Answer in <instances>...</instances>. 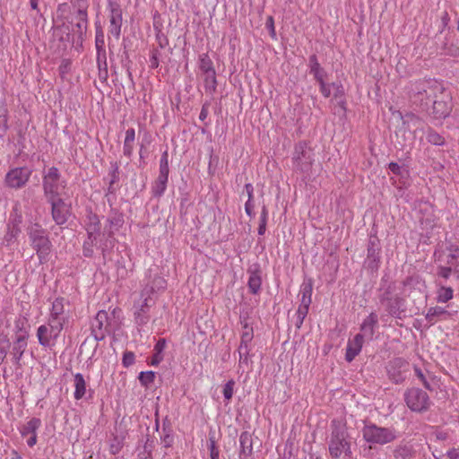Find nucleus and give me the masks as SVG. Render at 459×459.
Instances as JSON below:
<instances>
[{
    "label": "nucleus",
    "instance_id": "19",
    "mask_svg": "<svg viewBox=\"0 0 459 459\" xmlns=\"http://www.w3.org/2000/svg\"><path fill=\"white\" fill-rule=\"evenodd\" d=\"M240 443V459H249L253 452L252 436L247 431L242 432L239 437Z\"/></svg>",
    "mask_w": 459,
    "mask_h": 459
},
{
    "label": "nucleus",
    "instance_id": "59",
    "mask_svg": "<svg viewBox=\"0 0 459 459\" xmlns=\"http://www.w3.org/2000/svg\"><path fill=\"white\" fill-rule=\"evenodd\" d=\"M98 241H94L93 244H91V240H87L84 242L83 245V254L85 256H91L93 253V250L91 249L92 246H97Z\"/></svg>",
    "mask_w": 459,
    "mask_h": 459
},
{
    "label": "nucleus",
    "instance_id": "55",
    "mask_svg": "<svg viewBox=\"0 0 459 459\" xmlns=\"http://www.w3.org/2000/svg\"><path fill=\"white\" fill-rule=\"evenodd\" d=\"M309 306H310L309 303L300 302V305L297 310V316L298 317H306L308 313Z\"/></svg>",
    "mask_w": 459,
    "mask_h": 459
},
{
    "label": "nucleus",
    "instance_id": "23",
    "mask_svg": "<svg viewBox=\"0 0 459 459\" xmlns=\"http://www.w3.org/2000/svg\"><path fill=\"white\" fill-rule=\"evenodd\" d=\"M107 221L108 223V229H107V227H106L105 231L102 234L103 237H105V235L107 234L106 241H108V238H112V236L114 234L113 228H115V230H117L122 224V221L119 218H116V217L108 219ZM99 248L101 249V252L103 253V255H105V251L108 248L107 242L102 243V240H100Z\"/></svg>",
    "mask_w": 459,
    "mask_h": 459
},
{
    "label": "nucleus",
    "instance_id": "36",
    "mask_svg": "<svg viewBox=\"0 0 459 459\" xmlns=\"http://www.w3.org/2000/svg\"><path fill=\"white\" fill-rule=\"evenodd\" d=\"M454 290L451 287L441 286L437 290V300L440 303H446L453 299Z\"/></svg>",
    "mask_w": 459,
    "mask_h": 459
},
{
    "label": "nucleus",
    "instance_id": "52",
    "mask_svg": "<svg viewBox=\"0 0 459 459\" xmlns=\"http://www.w3.org/2000/svg\"><path fill=\"white\" fill-rule=\"evenodd\" d=\"M320 86V92L325 98H328L331 95V87L332 84L326 83L325 80H322L317 82Z\"/></svg>",
    "mask_w": 459,
    "mask_h": 459
},
{
    "label": "nucleus",
    "instance_id": "49",
    "mask_svg": "<svg viewBox=\"0 0 459 459\" xmlns=\"http://www.w3.org/2000/svg\"><path fill=\"white\" fill-rule=\"evenodd\" d=\"M449 255H447V264H453L454 261L459 256V248L456 246L450 245L448 247Z\"/></svg>",
    "mask_w": 459,
    "mask_h": 459
},
{
    "label": "nucleus",
    "instance_id": "45",
    "mask_svg": "<svg viewBox=\"0 0 459 459\" xmlns=\"http://www.w3.org/2000/svg\"><path fill=\"white\" fill-rule=\"evenodd\" d=\"M208 449L210 451L211 459H219L220 451L218 446H216L214 436L209 437Z\"/></svg>",
    "mask_w": 459,
    "mask_h": 459
},
{
    "label": "nucleus",
    "instance_id": "47",
    "mask_svg": "<svg viewBox=\"0 0 459 459\" xmlns=\"http://www.w3.org/2000/svg\"><path fill=\"white\" fill-rule=\"evenodd\" d=\"M155 374L152 371L141 372L139 375V381L143 385L147 386L154 381Z\"/></svg>",
    "mask_w": 459,
    "mask_h": 459
},
{
    "label": "nucleus",
    "instance_id": "32",
    "mask_svg": "<svg viewBox=\"0 0 459 459\" xmlns=\"http://www.w3.org/2000/svg\"><path fill=\"white\" fill-rule=\"evenodd\" d=\"M67 321L68 319L65 317L49 316L46 325L53 328L56 333L61 334V332L64 329V325L67 323Z\"/></svg>",
    "mask_w": 459,
    "mask_h": 459
},
{
    "label": "nucleus",
    "instance_id": "50",
    "mask_svg": "<svg viewBox=\"0 0 459 459\" xmlns=\"http://www.w3.org/2000/svg\"><path fill=\"white\" fill-rule=\"evenodd\" d=\"M449 255H447V264H453L454 261L459 256V248L456 246L450 245L448 247Z\"/></svg>",
    "mask_w": 459,
    "mask_h": 459
},
{
    "label": "nucleus",
    "instance_id": "21",
    "mask_svg": "<svg viewBox=\"0 0 459 459\" xmlns=\"http://www.w3.org/2000/svg\"><path fill=\"white\" fill-rule=\"evenodd\" d=\"M309 73L314 76L316 82L326 79L327 73L320 65L316 55H312L309 56Z\"/></svg>",
    "mask_w": 459,
    "mask_h": 459
},
{
    "label": "nucleus",
    "instance_id": "26",
    "mask_svg": "<svg viewBox=\"0 0 459 459\" xmlns=\"http://www.w3.org/2000/svg\"><path fill=\"white\" fill-rule=\"evenodd\" d=\"M75 19L77 22L74 25L75 29L74 31L77 35L78 39L83 41L88 28V14H85V16L75 15Z\"/></svg>",
    "mask_w": 459,
    "mask_h": 459
},
{
    "label": "nucleus",
    "instance_id": "22",
    "mask_svg": "<svg viewBox=\"0 0 459 459\" xmlns=\"http://www.w3.org/2000/svg\"><path fill=\"white\" fill-rule=\"evenodd\" d=\"M247 273L249 274L247 282L249 291L252 294H257L262 284L261 273L258 269H249Z\"/></svg>",
    "mask_w": 459,
    "mask_h": 459
},
{
    "label": "nucleus",
    "instance_id": "58",
    "mask_svg": "<svg viewBox=\"0 0 459 459\" xmlns=\"http://www.w3.org/2000/svg\"><path fill=\"white\" fill-rule=\"evenodd\" d=\"M254 208H255L254 200L253 199L247 200L245 204V212L250 218H253L255 216Z\"/></svg>",
    "mask_w": 459,
    "mask_h": 459
},
{
    "label": "nucleus",
    "instance_id": "15",
    "mask_svg": "<svg viewBox=\"0 0 459 459\" xmlns=\"http://www.w3.org/2000/svg\"><path fill=\"white\" fill-rule=\"evenodd\" d=\"M37 338L39 343L44 347L52 349L60 336L58 333H56L53 328L48 326L47 325H41L37 329Z\"/></svg>",
    "mask_w": 459,
    "mask_h": 459
},
{
    "label": "nucleus",
    "instance_id": "3",
    "mask_svg": "<svg viewBox=\"0 0 459 459\" xmlns=\"http://www.w3.org/2000/svg\"><path fill=\"white\" fill-rule=\"evenodd\" d=\"M27 235L32 248L36 251L39 263L43 264L48 260L52 244L46 230L38 223L27 228Z\"/></svg>",
    "mask_w": 459,
    "mask_h": 459
},
{
    "label": "nucleus",
    "instance_id": "46",
    "mask_svg": "<svg viewBox=\"0 0 459 459\" xmlns=\"http://www.w3.org/2000/svg\"><path fill=\"white\" fill-rule=\"evenodd\" d=\"M428 141L434 145H443L445 140L443 136L433 130H429L427 134Z\"/></svg>",
    "mask_w": 459,
    "mask_h": 459
},
{
    "label": "nucleus",
    "instance_id": "20",
    "mask_svg": "<svg viewBox=\"0 0 459 459\" xmlns=\"http://www.w3.org/2000/svg\"><path fill=\"white\" fill-rule=\"evenodd\" d=\"M167 282L163 277L155 276L151 284H148L141 293V297H152V294L166 289Z\"/></svg>",
    "mask_w": 459,
    "mask_h": 459
},
{
    "label": "nucleus",
    "instance_id": "6",
    "mask_svg": "<svg viewBox=\"0 0 459 459\" xmlns=\"http://www.w3.org/2000/svg\"><path fill=\"white\" fill-rule=\"evenodd\" d=\"M292 162L295 171L304 174H307L310 171L314 162V153L307 143L299 142L295 145Z\"/></svg>",
    "mask_w": 459,
    "mask_h": 459
},
{
    "label": "nucleus",
    "instance_id": "39",
    "mask_svg": "<svg viewBox=\"0 0 459 459\" xmlns=\"http://www.w3.org/2000/svg\"><path fill=\"white\" fill-rule=\"evenodd\" d=\"M368 258L373 263L379 261V247L376 240L370 239L368 247Z\"/></svg>",
    "mask_w": 459,
    "mask_h": 459
},
{
    "label": "nucleus",
    "instance_id": "62",
    "mask_svg": "<svg viewBox=\"0 0 459 459\" xmlns=\"http://www.w3.org/2000/svg\"><path fill=\"white\" fill-rule=\"evenodd\" d=\"M134 139H135V131H134V128L127 129L126 132V138H125L124 142L134 143Z\"/></svg>",
    "mask_w": 459,
    "mask_h": 459
},
{
    "label": "nucleus",
    "instance_id": "12",
    "mask_svg": "<svg viewBox=\"0 0 459 459\" xmlns=\"http://www.w3.org/2000/svg\"><path fill=\"white\" fill-rule=\"evenodd\" d=\"M432 108L429 114L435 119H443L446 118L451 112L452 107L449 101V96L445 94L443 91V95L437 94V98H434L431 101Z\"/></svg>",
    "mask_w": 459,
    "mask_h": 459
},
{
    "label": "nucleus",
    "instance_id": "35",
    "mask_svg": "<svg viewBox=\"0 0 459 459\" xmlns=\"http://www.w3.org/2000/svg\"><path fill=\"white\" fill-rule=\"evenodd\" d=\"M199 69L203 74L215 71L212 59L208 54H203L199 57Z\"/></svg>",
    "mask_w": 459,
    "mask_h": 459
},
{
    "label": "nucleus",
    "instance_id": "41",
    "mask_svg": "<svg viewBox=\"0 0 459 459\" xmlns=\"http://www.w3.org/2000/svg\"><path fill=\"white\" fill-rule=\"evenodd\" d=\"M104 45H105L104 32L100 26H97L96 37H95V46H96V49H97V52L99 55L100 54L101 51L105 54Z\"/></svg>",
    "mask_w": 459,
    "mask_h": 459
},
{
    "label": "nucleus",
    "instance_id": "38",
    "mask_svg": "<svg viewBox=\"0 0 459 459\" xmlns=\"http://www.w3.org/2000/svg\"><path fill=\"white\" fill-rule=\"evenodd\" d=\"M313 285L311 281L307 282H304L301 286L300 293H301V300L302 303H309L311 304V296H312Z\"/></svg>",
    "mask_w": 459,
    "mask_h": 459
},
{
    "label": "nucleus",
    "instance_id": "61",
    "mask_svg": "<svg viewBox=\"0 0 459 459\" xmlns=\"http://www.w3.org/2000/svg\"><path fill=\"white\" fill-rule=\"evenodd\" d=\"M134 143L124 142L123 152L124 155L130 158L133 154Z\"/></svg>",
    "mask_w": 459,
    "mask_h": 459
},
{
    "label": "nucleus",
    "instance_id": "11",
    "mask_svg": "<svg viewBox=\"0 0 459 459\" xmlns=\"http://www.w3.org/2000/svg\"><path fill=\"white\" fill-rule=\"evenodd\" d=\"M154 305V300L152 297H142V299L134 304V321L137 325H145L149 320L150 308Z\"/></svg>",
    "mask_w": 459,
    "mask_h": 459
},
{
    "label": "nucleus",
    "instance_id": "4",
    "mask_svg": "<svg viewBox=\"0 0 459 459\" xmlns=\"http://www.w3.org/2000/svg\"><path fill=\"white\" fill-rule=\"evenodd\" d=\"M362 435L367 443L382 446L392 443L397 437L394 429L380 427L374 423L365 425L362 429Z\"/></svg>",
    "mask_w": 459,
    "mask_h": 459
},
{
    "label": "nucleus",
    "instance_id": "31",
    "mask_svg": "<svg viewBox=\"0 0 459 459\" xmlns=\"http://www.w3.org/2000/svg\"><path fill=\"white\" fill-rule=\"evenodd\" d=\"M202 76L206 91H209L210 93L214 92L217 87L216 72L212 71L210 73H205L203 74Z\"/></svg>",
    "mask_w": 459,
    "mask_h": 459
},
{
    "label": "nucleus",
    "instance_id": "27",
    "mask_svg": "<svg viewBox=\"0 0 459 459\" xmlns=\"http://www.w3.org/2000/svg\"><path fill=\"white\" fill-rule=\"evenodd\" d=\"M109 177V182H108V192L110 194H113L117 190L116 185L119 181V165L117 162H112L111 163V169L108 173Z\"/></svg>",
    "mask_w": 459,
    "mask_h": 459
},
{
    "label": "nucleus",
    "instance_id": "42",
    "mask_svg": "<svg viewBox=\"0 0 459 459\" xmlns=\"http://www.w3.org/2000/svg\"><path fill=\"white\" fill-rule=\"evenodd\" d=\"M100 229V225L87 224L86 230L88 233V238L91 240V244H93L94 241H97L98 237L101 235Z\"/></svg>",
    "mask_w": 459,
    "mask_h": 459
},
{
    "label": "nucleus",
    "instance_id": "14",
    "mask_svg": "<svg viewBox=\"0 0 459 459\" xmlns=\"http://www.w3.org/2000/svg\"><path fill=\"white\" fill-rule=\"evenodd\" d=\"M108 20H109V27L108 32L112 35L117 40L119 39L121 35V27L123 23V16H122V9L120 4H115L112 8H108Z\"/></svg>",
    "mask_w": 459,
    "mask_h": 459
},
{
    "label": "nucleus",
    "instance_id": "56",
    "mask_svg": "<svg viewBox=\"0 0 459 459\" xmlns=\"http://www.w3.org/2000/svg\"><path fill=\"white\" fill-rule=\"evenodd\" d=\"M248 352V344L240 342V345L238 347V354L240 360L244 359V361H246L247 359Z\"/></svg>",
    "mask_w": 459,
    "mask_h": 459
},
{
    "label": "nucleus",
    "instance_id": "29",
    "mask_svg": "<svg viewBox=\"0 0 459 459\" xmlns=\"http://www.w3.org/2000/svg\"><path fill=\"white\" fill-rule=\"evenodd\" d=\"M41 421L38 418H32L21 429L22 437H27L37 433V429L40 427Z\"/></svg>",
    "mask_w": 459,
    "mask_h": 459
},
{
    "label": "nucleus",
    "instance_id": "30",
    "mask_svg": "<svg viewBox=\"0 0 459 459\" xmlns=\"http://www.w3.org/2000/svg\"><path fill=\"white\" fill-rule=\"evenodd\" d=\"M443 316H449V312L441 307H432L428 309L426 319L429 323L433 324L437 318Z\"/></svg>",
    "mask_w": 459,
    "mask_h": 459
},
{
    "label": "nucleus",
    "instance_id": "17",
    "mask_svg": "<svg viewBox=\"0 0 459 459\" xmlns=\"http://www.w3.org/2000/svg\"><path fill=\"white\" fill-rule=\"evenodd\" d=\"M416 455L417 451L411 441L403 440L393 449L394 459H414Z\"/></svg>",
    "mask_w": 459,
    "mask_h": 459
},
{
    "label": "nucleus",
    "instance_id": "40",
    "mask_svg": "<svg viewBox=\"0 0 459 459\" xmlns=\"http://www.w3.org/2000/svg\"><path fill=\"white\" fill-rule=\"evenodd\" d=\"M10 347L11 342L7 335L0 334V364L4 361Z\"/></svg>",
    "mask_w": 459,
    "mask_h": 459
},
{
    "label": "nucleus",
    "instance_id": "8",
    "mask_svg": "<svg viewBox=\"0 0 459 459\" xmlns=\"http://www.w3.org/2000/svg\"><path fill=\"white\" fill-rule=\"evenodd\" d=\"M404 400L407 406L416 412L428 411L431 404L428 394L418 387L408 389L404 394Z\"/></svg>",
    "mask_w": 459,
    "mask_h": 459
},
{
    "label": "nucleus",
    "instance_id": "57",
    "mask_svg": "<svg viewBox=\"0 0 459 459\" xmlns=\"http://www.w3.org/2000/svg\"><path fill=\"white\" fill-rule=\"evenodd\" d=\"M121 448V442L117 439V437H115L110 444V453L112 455H117L120 452Z\"/></svg>",
    "mask_w": 459,
    "mask_h": 459
},
{
    "label": "nucleus",
    "instance_id": "5",
    "mask_svg": "<svg viewBox=\"0 0 459 459\" xmlns=\"http://www.w3.org/2000/svg\"><path fill=\"white\" fill-rule=\"evenodd\" d=\"M380 303L385 306L387 313L392 316H399L404 311V299L395 293V287L390 283L379 290Z\"/></svg>",
    "mask_w": 459,
    "mask_h": 459
},
{
    "label": "nucleus",
    "instance_id": "54",
    "mask_svg": "<svg viewBox=\"0 0 459 459\" xmlns=\"http://www.w3.org/2000/svg\"><path fill=\"white\" fill-rule=\"evenodd\" d=\"M134 363V354L132 351H126L123 356V365L129 367Z\"/></svg>",
    "mask_w": 459,
    "mask_h": 459
},
{
    "label": "nucleus",
    "instance_id": "64",
    "mask_svg": "<svg viewBox=\"0 0 459 459\" xmlns=\"http://www.w3.org/2000/svg\"><path fill=\"white\" fill-rule=\"evenodd\" d=\"M446 456L449 459H459V449L458 448H452L447 451Z\"/></svg>",
    "mask_w": 459,
    "mask_h": 459
},
{
    "label": "nucleus",
    "instance_id": "53",
    "mask_svg": "<svg viewBox=\"0 0 459 459\" xmlns=\"http://www.w3.org/2000/svg\"><path fill=\"white\" fill-rule=\"evenodd\" d=\"M265 27L269 30L270 36L276 39V31L274 27V20L273 16H268L265 22Z\"/></svg>",
    "mask_w": 459,
    "mask_h": 459
},
{
    "label": "nucleus",
    "instance_id": "43",
    "mask_svg": "<svg viewBox=\"0 0 459 459\" xmlns=\"http://www.w3.org/2000/svg\"><path fill=\"white\" fill-rule=\"evenodd\" d=\"M267 216H268V211L265 205H263L261 215H260V222L258 227V234L264 235L266 230V223H267Z\"/></svg>",
    "mask_w": 459,
    "mask_h": 459
},
{
    "label": "nucleus",
    "instance_id": "51",
    "mask_svg": "<svg viewBox=\"0 0 459 459\" xmlns=\"http://www.w3.org/2000/svg\"><path fill=\"white\" fill-rule=\"evenodd\" d=\"M449 255H447V264H453L454 261L459 256V248L456 246L450 245L448 247Z\"/></svg>",
    "mask_w": 459,
    "mask_h": 459
},
{
    "label": "nucleus",
    "instance_id": "28",
    "mask_svg": "<svg viewBox=\"0 0 459 459\" xmlns=\"http://www.w3.org/2000/svg\"><path fill=\"white\" fill-rule=\"evenodd\" d=\"M49 316L65 317L68 319V313L65 311V299L57 298L53 301Z\"/></svg>",
    "mask_w": 459,
    "mask_h": 459
},
{
    "label": "nucleus",
    "instance_id": "7",
    "mask_svg": "<svg viewBox=\"0 0 459 459\" xmlns=\"http://www.w3.org/2000/svg\"><path fill=\"white\" fill-rule=\"evenodd\" d=\"M43 191L46 199L60 197V190L66 186L65 180L61 179L59 170L56 167H51L43 175Z\"/></svg>",
    "mask_w": 459,
    "mask_h": 459
},
{
    "label": "nucleus",
    "instance_id": "18",
    "mask_svg": "<svg viewBox=\"0 0 459 459\" xmlns=\"http://www.w3.org/2000/svg\"><path fill=\"white\" fill-rule=\"evenodd\" d=\"M364 343V335L358 333L352 340H350L347 344L345 359L348 362H351L356 356L361 351Z\"/></svg>",
    "mask_w": 459,
    "mask_h": 459
},
{
    "label": "nucleus",
    "instance_id": "16",
    "mask_svg": "<svg viewBox=\"0 0 459 459\" xmlns=\"http://www.w3.org/2000/svg\"><path fill=\"white\" fill-rule=\"evenodd\" d=\"M28 346V339L25 334L14 336L11 343V356L13 363L18 368L22 367L21 359Z\"/></svg>",
    "mask_w": 459,
    "mask_h": 459
},
{
    "label": "nucleus",
    "instance_id": "44",
    "mask_svg": "<svg viewBox=\"0 0 459 459\" xmlns=\"http://www.w3.org/2000/svg\"><path fill=\"white\" fill-rule=\"evenodd\" d=\"M168 152H164L161 155L160 161V176H165L169 177V160H168Z\"/></svg>",
    "mask_w": 459,
    "mask_h": 459
},
{
    "label": "nucleus",
    "instance_id": "10",
    "mask_svg": "<svg viewBox=\"0 0 459 459\" xmlns=\"http://www.w3.org/2000/svg\"><path fill=\"white\" fill-rule=\"evenodd\" d=\"M32 170L28 167H18L11 169L5 176L4 183L11 188H22L29 181Z\"/></svg>",
    "mask_w": 459,
    "mask_h": 459
},
{
    "label": "nucleus",
    "instance_id": "1",
    "mask_svg": "<svg viewBox=\"0 0 459 459\" xmlns=\"http://www.w3.org/2000/svg\"><path fill=\"white\" fill-rule=\"evenodd\" d=\"M327 444L332 459H340L341 457L348 459L351 457V437L346 424L342 421L332 420Z\"/></svg>",
    "mask_w": 459,
    "mask_h": 459
},
{
    "label": "nucleus",
    "instance_id": "24",
    "mask_svg": "<svg viewBox=\"0 0 459 459\" xmlns=\"http://www.w3.org/2000/svg\"><path fill=\"white\" fill-rule=\"evenodd\" d=\"M378 324V316L375 312H371L362 322L360 330L365 333V334L372 337L375 333V328Z\"/></svg>",
    "mask_w": 459,
    "mask_h": 459
},
{
    "label": "nucleus",
    "instance_id": "60",
    "mask_svg": "<svg viewBox=\"0 0 459 459\" xmlns=\"http://www.w3.org/2000/svg\"><path fill=\"white\" fill-rule=\"evenodd\" d=\"M159 53L158 50H153L150 58L151 68L156 69L159 67Z\"/></svg>",
    "mask_w": 459,
    "mask_h": 459
},
{
    "label": "nucleus",
    "instance_id": "37",
    "mask_svg": "<svg viewBox=\"0 0 459 459\" xmlns=\"http://www.w3.org/2000/svg\"><path fill=\"white\" fill-rule=\"evenodd\" d=\"M71 4L75 11V15L85 16V14H88L87 9L89 5L87 0H71Z\"/></svg>",
    "mask_w": 459,
    "mask_h": 459
},
{
    "label": "nucleus",
    "instance_id": "63",
    "mask_svg": "<svg viewBox=\"0 0 459 459\" xmlns=\"http://www.w3.org/2000/svg\"><path fill=\"white\" fill-rule=\"evenodd\" d=\"M173 436L170 435L169 433H167L163 436L162 439H161V443L163 444V446L165 447H170L173 444Z\"/></svg>",
    "mask_w": 459,
    "mask_h": 459
},
{
    "label": "nucleus",
    "instance_id": "33",
    "mask_svg": "<svg viewBox=\"0 0 459 459\" xmlns=\"http://www.w3.org/2000/svg\"><path fill=\"white\" fill-rule=\"evenodd\" d=\"M28 320L23 316L18 317L14 321V336H22L25 334L26 339H29V332L27 330Z\"/></svg>",
    "mask_w": 459,
    "mask_h": 459
},
{
    "label": "nucleus",
    "instance_id": "2",
    "mask_svg": "<svg viewBox=\"0 0 459 459\" xmlns=\"http://www.w3.org/2000/svg\"><path fill=\"white\" fill-rule=\"evenodd\" d=\"M411 91L413 102L423 108H429V103L437 98V94L443 95V88L436 81L417 82L411 85Z\"/></svg>",
    "mask_w": 459,
    "mask_h": 459
},
{
    "label": "nucleus",
    "instance_id": "9",
    "mask_svg": "<svg viewBox=\"0 0 459 459\" xmlns=\"http://www.w3.org/2000/svg\"><path fill=\"white\" fill-rule=\"evenodd\" d=\"M91 330L96 348L98 345L97 342L103 340L106 336V333H109L113 330L111 327V318L108 312L105 310H100L97 313L94 320L91 323Z\"/></svg>",
    "mask_w": 459,
    "mask_h": 459
},
{
    "label": "nucleus",
    "instance_id": "34",
    "mask_svg": "<svg viewBox=\"0 0 459 459\" xmlns=\"http://www.w3.org/2000/svg\"><path fill=\"white\" fill-rule=\"evenodd\" d=\"M168 178L169 177L159 175L152 187L154 196H161L163 195L167 187Z\"/></svg>",
    "mask_w": 459,
    "mask_h": 459
},
{
    "label": "nucleus",
    "instance_id": "25",
    "mask_svg": "<svg viewBox=\"0 0 459 459\" xmlns=\"http://www.w3.org/2000/svg\"><path fill=\"white\" fill-rule=\"evenodd\" d=\"M74 397L75 400H81L86 394V382L81 373H77L74 377Z\"/></svg>",
    "mask_w": 459,
    "mask_h": 459
},
{
    "label": "nucleus",
    "instance_id": "48",
    "mask_svg": "<svg viewBox=\"0 0 459 459\" xmlns=\"http://www.w3.org/2000/svg\"><path fill=\"white\" fill-rule=\"evenodd\" d=\"M235 382L234 380H229L223 388V395L226 400H230L233 395V389H234Z\"/></svg>",
    "mask_w": 459,
    "mask_h": 459
},
{
    "label": "nucleus",
    "instance_id": "13",
    "mask_svg": "<svg viewBox=\"0 0 459 459\" xmlns=\"http://www.w3.org/2000/svg\"><path fill=\"white\" fill-rule=\"evenodd\" d=\"M47 201L51 204V213L54 221L57 225L65 224L70 215L68 205L61 197L48 199Z\"/></svg>",
    "mask_w": 459,
    "mask_h": 459
}]
</instances>
